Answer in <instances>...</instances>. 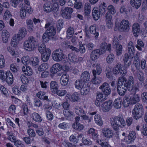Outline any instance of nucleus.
Here are the masks:
<instances>
[{
    "instance_id": "f257e3e1",
    "label": "nucleus",
    "mask_w": 147,
    "mask_h": 147,
    "mask_svg": "<svg viewBox=\"0 0 147 147\" xmlns=\"http://www.w3.org/2000/svg\"><path fill=\"white\" fill-rule=\"evenodd\" d=\"M134 80L132 76H130L128 82L125 78L120 77L119 78L117 86L118 92L122 96L124 95L126 92V89L131 92L135 93L138 90L137 87L134 86Z\"/></svg>"
},
{
    "instance_id": "f03ea898",
    "label": "nucleus",
    "mask_w": 147,
    "mask_h": 147,
    "mask_svg": "<svg viewBox=\"0 0 147 147\" xmlns=\"http://www.w3.org/2000/svg\"><path fill=\"white\" fill-rule=\"evenodd\" d=\"M111 49L110 44L102 43L100 45V51L99 49H96L92 51L90 55L91 59L92 61H95L98 58L100 55L104 53L107 50L110 52Z\"/></svg>"
},
{
    "instance_id": "7ed1b4c3",
    "label": "nucleus",
    "mask_w": 147,
    "mask_h": 147,
    "mask_svg": "<svg viewBox=\"0 0 147 147\" xmlns=\"http://www.w3.org/2000/svg\"><path fill=\"white\" fill-rule=\"evenodd\" d=\"M127 49L128 55L125 54L124 56V67L125 68L128 67L131 65V59L134 56L135 48L132 41L129 42L127 45Z\"/></svg>"
},
{
    "instance_id": "20e7f679",
    "label": "nucleus",
    "mask_w": 147,
    "mask_h": 147,
    "mask_svg": "<svg viewBox=\"0 0 147 147\" xmlns=\"http://www.w3.org/2000/svg\"><path fill=\"white\" fill-rule=\"evenodd\" d=\"M110 123L112 128L115 131L118 130L119 127H124L126 125L124 119L119 116H116L111 118Z\"/></svg>"
},
{
    "instance_id": "39448f33",
    "label": "nucleus",
    "mask_w": 147,
    "mask_h": 147,
    "mask_svg": "<svg viewBox=\"0 0 147 147\" xmlns=\"http://www.w3.org/2000/svg\"><path fill=\"white\" fill-rule=\"evenodd\" d=\"M25 4L21 5V8L20 11V16L22 19H24L26 16V12L29 14H32L33 12V9L30 5L28 0H24Z\"/></svg>"
},
{
    "instance_id": "423d86ee",
    "label": "nucleus",
    "mask_w": 147,
    "mask_h": 147,
    "mask_svg": "<svg viewBox=\"0 0 147 147\" xmlns=\"http://www.w3.org/2000/svg\"><path fill=\"white\" fill-rule=\"evenodd\" d=\"M38 50L41 54V59L43 61L46 62L49 59L51 54L50 49L47 48L44 44L41 45L38 47Z\"/></svg>"
},
{
    "instance_id": "0eeeda50",
    "label": "nucleus",
    "mask_w": 147,
    "mask_h": 147,
    "mask_svg": "<svg viewBox=\"0 0 147 147\" xmlns=\"http://www.w3.org/2000/svg\"><path fill=\"white\" fill-rule=\"evenodd\" d=\"M144 109L142 105H136L132 111V116L134 118L137 120L142 117L144 114Z\"/></svg>"
},
{
    "instance_id": "6e6552de",
    "label": "nucleus",
    "mask_w": 147,
    "mask_h": 147,
    "mask_svg": "<svg viewBox=\"0 0 147 147\" xmlns=\"http://www.w3.org/2000/svg\"><path fill=\"white\" fill-rule=\"evenodd\" d=\"M129 29V24L128 21L123 20L120 23L116 22L115 23L114 30L121 31H126Z\"/></svg>"
},
{
    "instance_id": "1a4fd4ad",
    "label": "nucleus",
    "mask_w": 147,
    "mask_h": 147,
    "mask_svg": "<svg viewBox=\"0 0 147 147\" xmlns=\"http://www.w3.org/2000/svg\"><path fill=\"white\" fill-rule=\"evenodd\" d=\"M36 47V41L34 38L30 37L25 41L24 44V47L25 49L30 51H33Z\"/></svg>"
},
{
    "instance_id": "9d476101",
    "label": "nucleus",
    "mask_w": 147,
    "mask_h": 147,
    "mask_svg": "<svg viewBox=\"0 0 147 147\" xmlns=\"http://www.w3.org/2000/svg\"><path fill=\"white\" fill-rule=\"evenodd\" d=\"M52 57L54 61L57 62L61 61L65 58L63 51L60 49L54 51L52 54Z\"/></svg>"
},
{
    "instance_id": "9b49d317",
    "label": "nucleus",
    "mask_w": 147,
    "mask_h": 147,
    "mask_svg": "<svg viewBox=\"0 0 147 147\" xmlns=\"http://www.w3.org/2000/svg\"><path fill=\"white\" fill-rule=\"evenodd\" d=\"M112 45L116 47L115 52L116 55H120L122 53V46L119 44V40L116 37H114L112 43Z\"/></svg>"
},
{
    "instance_id": "f8f14e48",
    "label": "nucleus",
    "mask_w": 147,
    "mask_h": 147,
    "mask_svg": "<svg viewBox=\"0 0 147 147\" xmlns=\"http://www.w3.org/2000/svg\"><path fill=\"white\" fill-rule=\"evenodd\" d=\"M113 71L115 74H118L120 73L121 75L123 76H125L127 73L125 69H123V66L119 63L114 67Z\"/></svg>"
},
{
    "instance_id": "ddd939ff",
    "label": "nucleus",
    "mask_w": 147,
    "mask_h": 147,
    "mask_svg": "<svg viewBox=\"0 0 147 147\" xmlns=\"http://www.w3.org/2000/svg\"><path fill=\"white\" fill-rule=\"evenodd\" d=\"M112 101L109 100L103 103L99 107V110L100 111L107 112L109 111L112 107Z\"/></svg>"
},
{
    "instance_id": "4468645a",
    "label": "nucleus",
    "mask_w": 147,
    "mask_h": 147,
    "mask_svg": "<svg viewBox=\"0 0 147 147\" xmlns=\"http://www.w3.org/2000/svg\"><path fill=\"white\" fill-rule=\"evenodd\" d=\"M101 132L103 136L108 139L112 138L113 136V130L109 127H104L102 129Z\"/></svg>"
},
{
    "instance_id": "2eb2a0df",
    "label": "nucleus",
    "mask_w": 147,
    "mask_h": 147,
    "mask_svg": "<svg viewBox=\"0 0 147 147\" xmlns=\"http://www.w3.org/2000/svg\"><path fill=\"white\" fill-rule=\"evenodd\" d=\"M73 9L71 7H67L63 9L61 11V13L63 18L66 19H69L71 18V14L73 12Z\"/></svg>"
},
{
    "instance_id": "dca6fc26",
    "label": "nucleus",
    "mask_w": 147,
    "mask_h": 147,
    "mask_svg": "<svg viewBox=\"0 0 147 147\" xmlns=\"http://www.w3.org/2000/svg\"><path fill=\"white\" fill-rule=\"evenodd\" d=\"M104 94L108 95L111 92V90L109 85L107 83H104L99 87Z\"/></svg>"
},
{
    "instance_id": "f3484780",
    "label": "nucleus",
    "mask_w": 147,
    "mask_h": 147,
    "mask_svg": "<svg viewBox=\"0 0 147 147\" xmlns=\"http://www.w3.org/2000/svg\"><path fill=\"white\" fill-rule=\"evenodd\" d=\"M136 134L134 131H130L127 136H125L124 138L125 142L128 144L133 142L136 138Z\"/></svg>"
},
{
    "instance_id": "a211bd4d",
    "label": "nucleus",
    "mask_w": 147,
    "mask_h": 147,
    "mask_svg": "<svg viewBox=\"0 0 147 147\" xmlns=\"http://www.w3.org/2000/svg\"><path fill=\"white\" fill-rule=\"evenodd\" d=\"M53 3V8L57 11H58L59 5L62 6L65 3V0H52Z\"/></svg>"
},
{
    "instance_id": "6ab92c4d",
    "label": "nucleus",
    "mask_w": 147,
    "mask_h": 147,
    "mask_svg": "<svg viewBox=\"0 0 147 147\" xmlns=\"http://www.w3.org/2000/svg\"><path fill=\"white\" fill-rule=\"evenodd\" d=\"M65 98L66 99H69L72 102H77L79 99V94L77 92L74 93L71 95V96L69 94H67L66 95Z\"/></svg>"
},
{
    "instance_id": "aec40b11",
    "label": "nucleus",
    "mask_w": 147,
    "mask_h": 147,
    "mask_svg": "<svg viewBox=\"0 0 147 147\" xmlns=\"http://www.w3.org/2000/svg\"><path fill=\"white\" fill-rule=\"evenodd\" d=\"M85 32L86 36L88 37L90 34V33L91 34L95 35L96 37H97L99 35L98 32H96V26L94 25H92L90 26L89 28V30L85 28Z\"/></svg>"
},
{
    "instance_id": "412c9836",
    "label": "nucleus",
    "mask_w": 147,
    "mask_h": 147,
    "mask_svg": "<svg viewBox=\"0 0 147 147\" xmlns=\"http://www.w3.org/2000/svg\"><path fill=\"white\" fill-rule=\"evenodd\" d=\"M140 25L138 23H134L132 26V32L136 37H138L140 34Z\"/></svg>"
},
{
    "instance_id": "4be33fe9",
    "label": "nucleus",
    "mask_w": 147,
    "mask_h": 147,
    "mask_svg": "<svg viewBox=\"0 0 147 147\" xmlns=\"http://www.w3.org/2000/svg\"><path fill=\"white\" fill-rule=\"evenodd\" d=\"M62 69V66L59 63H56L53 65L50 69V71L52 74H56Z\"/></svg>"
},
{
    "instance_id": "5701e85b",
    "label": "nucleus",
    "mask_w": 147,
    "mask_h": 147,
    "mask_svg": "<svg viewBox=\"0 0 147 147\" xmlns=\"http://www.w3.org/2000/svg\"><path fill=\"white\" fill-rule=\"evenodd\" d=\"M69 77L67 74H65L62 75L61 76L60 82L61 85L65 86L67 85L69 82Z\"/></svg>"
},
{
    "instance_id": "b1692460",
    "label": "nucleus",
    "mask_w": 147,
    "mask_h": 147,
    "mask_svg": "<svg viewBox=\"0 0 147 147\" xmlns=\"http://www.w3.org/2000/svg\"><path fill=\"white\" fill-rule=\"evenodd\" d=\"M79 49H78L76 47H74L72 45H68V47L70 49H71L73 51L78 52L79 51H80V52L81 53H84L85 51V49L84 47V46L82 44V42H80L79 43Z\"/></svg>"
},
{
    "instance_id": "393cba45",
    "label": "nucleus",
    "mask_w": 147,
    "mask_h": 147,
    "mask_svg": "<svg viewBox=\"0 0 147 147\" xmlns=\"http://www.w3.org/2000/svg\"><path fill=\"white\" fill-rule=\"evenodd\" d=\"M51 92L54 94H55L59 88V85L55 81H52L50 84Z\"/></svg>"
},
{
    "instance_id": "a878e982",
    "label": "nucleus",
    "mask_w": 147,
    "mask_h": 147,
    "mask_svg": "<svg viewBox=\"0 0 147 147\" xmlns=\"http://www.w3.org/2000/svg\"><path fill=\"white\" fill-rule=\"evenodd\" d=\"M53 3L51 5L49 3H45L44 6V10L47 13H49L53 11L54 13H57V11L55 10V9H53Z\"/></svg>"
},
{
    "instance_id": "bb28decb",
    "label": "nucleus",
    "mask_w": 147,
    "mask_h": 147,
    "mask_svg": "<svg viewBox=\"0 0 147 147\" xmlns=\"http://www.w3.org/2000/svg\"><path fill=\"white\" fill-rule=\"evenodd\" d=\"M94 77L91 80L92 82L94 84H98L102 82V79L101 77H96V72L95 69H93L92 71Z\"/></svg>"
},
{
    "instance_id": "cd10ccee",
    "label": "nucleus",
    "mask_w": 147,
    "mask_h": 147,
    "mask_svg": "<svg viewBox=\"0 0 147 147\" xmlns=\"http://www.w3.org/2000/svg\"><path fill=\"white\" fill-rule=\"evenodd\" d=\"M22 70L24 73L28 76H31L33 73V71L32 68L28 65L23 66L22 68Z\"/></svg>"
},
{
    "instance_id": "c85d7f7f",
    "label": "nucleus",
    "mask_w": 147,
    "mask_h": 147,
    "mask_svg": "<svg viewBox=\"0 0 147 147\" xmlns=\"http://www.w3.org/2000/svg\"><path fill=\"white\" fill-rule=\"evenodd\" d=\"M139 90L138 89L137 90L135 93L131 92L133 94V95L130 96L129 99L131 102V104H134L137 102H138L140 100V98L138 94H136V92Z\"/></svg>"
},
{
    "instance_id": "c756f323",
    "label": "nucleus",
    "mask_w": 147,
    "mask_h": 147,
    "mask_svg": "<svg viewBox=\"0 0 147 147\" xmlns=\"http://www.w3.org/2000/svg\"><path fill=\"white\" fill-rule=\"evenodd\" d=\"M47 36L51 39H53L56 34L55 28L53 26H50L45 32Z\"/></svg>"
},
{
    "instance_id": "7c9ffc66",
    "label": "nucleus",
    "mask_w": 147,
    "mask_h": 147,
    "mask_svg": "<svg viewBox=\"0 0 147 147\" xmlns=\"http://www.w3.org/2000/svg\"><path fill=\"white\" fill-rule=\"evenodd\" d=\"M5 80L8 84L11 85L13 83V76L9 71H7L6 72Z\"/></svg>"
},
{
    "instance_id": "2f4dec72",
    "label": "nucleus",
    "mask_w": 147,
    "mask_h": 147,
    "mask_svg": "<svg viewBox=\"0 0 147 147\" xmlns=\"http://www.w3.org/2000/svg\"><path fill=\"white\" fill-rule=\"evenodd\" d=\"M9 33L6 30L2 31L1 36L2 40L4 43H7L9 37Z\"/></svg>"
},
{
    "instance_id": "473e14b6",
    "label": "nucleus",
    "mask_w": 147,
    "mask_h": 147,
    "mask_svg": "<svg viewBox=\"0 0 147 147\" xmlns=\"http://www.w3.org/2000/svg\"><path fill=\"white\" fill-rule=\"evenodd\" d=\"M90 76V74L88 71H84L81 75V80L86 83L89 80Z\"/></svg>"
},
{
    "instance_id": "72a5a7b5",
    "label": "nucleus",
    "mask_w": 147,
    "mask_h": 147,
    "mask_svg": "<svg viewBox=\"0 0 147 147\" xmlns=\"http://www.w3.org/2000/svg\"><path fill=\"white\" fill-rule=\"evenodd\" d=\"M49 67V65L47 63H43L39 66L36 67L34 69L36 71H46Z\"/></svg>"
},
{
    "instance_id": "f704fd0d",
    "label": "nucleus",
    "mask_w": 147,
    "mask_h": 147,
    "mask_svg": "<svg viewBox=\"0 0 147 147\" xmlns=\"http://www.w3.org/2000/svg\"><path fill=\"white\" fill-rule=\"evenodd\" d=\"M45 92L40 91L37 93L36 96L41 100H46L48 102L50 101V100L48 99V96H45Z\"/></svg>"
},
{
    "instance_id": "c9c22d12",
    "label": "nucleus",
    "mask_w": 147,
    "mask_h": 147,
    "mask_svg": "<svg viewBox=\"0 0 147 147\" xmlns=\"http://www.w3.org/2000/svg\"><path fill=\"white\" fill-rule=\"evenodd\" d=\"M92 16L94 19L95 20H97L100 18V13L98 11V8L94 7L92 11Z\"/></svg>"
},
{
    "instance_id": "e433bc0d",
    "label": "nucleus",
    "mask_w": 147,
    "mask_h": 147,
    "mask_svg": "<svg viewBox=\"0 0 147 147\" xmlns=\"http://www.w3.org/2000/svg\"><path fill=\"white\" fill-rule=\"evenodd\" d=\"M108 11L106 13V17H108L109 15L111 16V14H114L116 13V11L114 6L112 5H110L108 6L107 7Z\"/></svg>"
},
{
    "instance_id": "4c0bfd02",
    "label": "nucleus",
    "mask_w": 147,
    "mask_h": 147,
    "mask_svg": "<svg viewBox=\"0 0 147 147\" xmlns=\"http://www.w3.org/2000/svg\"><path fill=\"white\" fill-rule=\"evenodd\" d=\"M84 82L81 79L77 80L75 83V87L78 89H81L84 86V85H86V83Z\"/></svg>"
},
{
    "instance_id": "58836bf2",
    "label": "nucleus",
    "mask_w": 147,
    "mask_h": 147,
    "mask_svg": "<svg viewBox=\"0 0 147 147\" xmlns=\"http://www.w3.org/2000/svg\"><path fill=\"white\" fill-rule=\"evenodd\" d=\"M122 99L119 98L116 99L114 101L113 105L114 108L116 109H120L122 106Z\"/></svg>"
},
{
    "instance_id": "ea45409f",
    "label": "nucleus",
    "mask_w": 147,
    "mask_h": 147,
    "mask_svg": "<svg viewBox=\"0 0 147 147\" xmlns=\"http://www.w3.org/2000/svg\"><path fill=\"white\" fill-rule=\"evenodd\" d=\"M142 0H130V3L131 5L134 8L138 9L141 5Z\"/></svg>"
},
{
    "instance_id": "a19ab883",
    "label": "nucleus",
    "mask_w": 147,
    "mask_h": 147,
    "mask_svg": "<svg viewBox=\"0 0 147 147\" xmlns=\"http://www.w3.org/2000/svg\"><path fill=\"white\" fill-rule=\"evenodd\" d=\"M94 121L96 124L100 126L103 125V121L101 116L98 114L96 115L94 117Z\"/></svg>"
},
{
    "instance_id": "79ce46f5",
    "label": "nucleus",
    "mask_w": 147,
    "mask_h": 147,
    "mask_svg": "<svg viewBox=\"0 0 147 147\" xmlns=\"http://www.w3.org/2000/svg\"><path fill=\"white\" fill-rule=\"evenodd\" d=\"M106 25L109 29H111L113 26V21L112 20V16L109 15L108 17H106Z\"/></svg>"
},
{
    "instance_id": "37998d69",
    "label": "nucleus",
    "mask_w": 147,
    "mask_h": 147,
    "mask_svg": "<svg viewBox=\"0 0 147 147\" xmlns=\"http://www.w3.org/2000/svg\"><path fill=\"white\" fill-rule=\"evenodd\" d=\"M90 85L89 84H87L86 86L85 85V86L81 89V94L84 96L88 94L90 91Z\"/></svg>"
},
{
    "instance_id": "c03bdc74",
    "label": "nucleus",
    "mask_w": 147,
    "mask_h": 147,
    "mask_svg": "<svg viewBox=\"0 0 147 147\" xmlns=\"http://www.w3.org/2000/svg\"><path fill=\"white\" fill-rule=\"evenodd\" d=\"M30 117L31 118L35 121L40 122L42 121L41 117L37 113H32Z\"/></svg>"
},
{
    "instance_id": "a18cd8bd",
    "label": "nucleus",
    "mask_w": 147,
    "mask_h": 147,
    "mask_svg": "<svg viewBox=\"0 0 147 147\" xmlns=\"http://www.w3.org/2000/svg\"><path fill=\"white\" fill-rule=\"evenodd\" d=\"M68 58L71 62L75 63L78 61L77 57L73 53H70L68 55Z\"/></svg>"
},
{
    "instance_id": "49530a36",
    "label": "nucleus",
    "mask_w": 147,
    "mask_h": 147,
    "mask_svg": "<svg viewBox=\"0 0 147 147\" xmlns=\"http://www.w3.org/2000/svg\"><path fill=\"white\" fill-rule=\"evenodd\" d=\"M99 135L97 133H95L92 135V140L96 142L98 144L100 145L104 141L103 140H101L99 139Z\"/></svg>"
},
{
    "instance_id": "de8ad7c7",
    "label": "nucleus",
    "mask_w": 147,
    "mask_h": 147,
    "mask_svg": "<svg viewBox=\"0 0 147 147\" xmlns=\"http://www.w3.org/2000/svg\"><path fill=\"white\" fill-rule=\"evenodd\" d=\"M18 34L14 35L13 37L12 40L11 42V45L12 46L16 47L18 43Z\"/></svg>"
},
{
    "instance_id": "09e8293b",
    "label": "nucleus",
    "mask_w": 147,
    "mask_h": 147,
    "mask_svg": "<svg viewBox=\"0 0 147 147\" xmlns=\"http://www.w3.org/2000/svg\"><path fill=\"white\" fill-rule=\"evenodd\" d=\"M31 59H32V60L30 61V64L34 67V68L36 67H37L39 63V59L38 57H35L31 58Z\"/></svg>"
},
{
    "instance_id": "8fccbe9b",
    "label": "nucleus",
    "mask_w": 147,
    "mask_h": 147,
    "mask_svg": "<svg viewBox=\"0 0 147 147\" xmlns=\"http://www.w3.org/2000/svg\"><path fill=\"white\" fill-rule=\"evenodd\" d=\"M32 59L30 58L28 56H24L21 59L22 63L24 65L30 64V61Z\"/></svg>"
},
{
    "instance_id": "3c124183",
    "label": "nucleus",
    "mask_w": 147,
    "mask_h": 147,
    "mask_svg": "<svg viewBox=\"0 0 147 147\" xmlns=\"http://www.w3.org/2000/svg\"><path fill=\"white\" fill-rule=\"evenodd\" d=\"M69 140L70 142L76 144L78 142L80 139L76 135L74 134L71 135L69 137Z\"/></svg>"
},
{
    "instance_id": "603ef678",
    "label": "nucleus",
    "mask_w": 147,
    "mask_h": 147,
    "mask_svg": "<svg viewBox=\"0 0 147 147\" xmlns=\"http://www.w3.org/2000/svg\"><path fill=\"white\" fill-rule=\"evenodd\" d=\"M137 45L136 47L138 50L140 51L142 50V48L144 47V44L143 41L140 39H138L137 41Z\"/></svg>"
},
{
    "instance_id": "864d4df0",
    "label": "nucleus",
    "mask_w": 147,
    "mask_h": 147,
    "mask_svg": "<svg viewBox=\"0 0 147 147\" xmlns=\"http://www.w3.org/2000/svg\"><path fill=\"white\" fill-rule=\"evenodd\" d=\"M122 104L123 106L124 107H127L129 105L131 104L129 98L126 97L123 99Z\"/></svg>"
},
{
    "instance_id": "5fc2aeb1",
    "label": "nucleus",
    "mask_w": 147,
    "mask_h": 147,
    "mask_svg": "<svg viewBox=\"0 0 147 147\" xmlns=\"http://www.w3.org/2000/svg\"><path fill=\"white\" fill-rule=\"evenodd\" d=\"M115 58V57L113 54H111L109 55L106 58L107 63L109 64L112 63L114 61Z\"/></svg>"
},
{
    "instance_id": "6e6d98bb",
    "label": "nucleus",
    "mask_w": 147,
    "mask_h": 147,
    "mask_svg": "<svg viewBox=\"0 0 147 147\" xmlns=\"http://www.w3.org/2000/svg\"><path fill=\"white\" fill-rule=\"evenodd\" d=\"M106 76L107 78L112 81L113 79V74L111 72V69L109 68H107L106 70Z\"/></svg>"
},
{
    "instance_id": "4d7b16f0",
    "label": "nucleus",
    "mask_w": 147,
    "mask_h": 147,
    "mask_svg": "<svg viewBox=\"0 0 147 147\" xmlns=\"http://www.w3.org/2000/svg\"><path fill=\"white\" fill-rule=\"evenodd\" d=\"M26 34V31L24 28L21 29L19 31V40L24 38Z\"/></svg>"
},
{
    "instance_id": "13d9d810",
    "label": "nucleus",
    "mask_w": 147,
    "mask_h": 147,
    "mask_svg": "<svg viewBox=\"0 0 147 147\" xmlns=\"http://www.w3.org/2000/svg\"><path fill=\"white\" fill-rule=\"evenodd\" d=\"M74 28L71 27H69L67 31V38H69L72 36L74 33Z\"/></svg>"
},
{
    "instance_id": "bf43d9fd",
    "label": "nucleus",
    "mask_w": 147,
    "mask_h": 147,
    "mask_svg": "<svg viewBox=\"0 0 147 147\" xmlns=\"http://www.w3.org/2000/svg\"><path fill=\"white\" fill-rule=\"evenodd\" d=\"M75 111L76 113L78 115H81L85 113L83 109L79 107H76Z\"/></svg>"
},
{
    "instance_id": "052dcab7",
    "label": "nucleus",
    "mask_w": 147,
    "mask_h": 147,
    "mask_svg": "<svg viewBox=\"0 0 147 147\" xmlns=\"http://www.w3.org/2000/svg\"><path fill=\"white\" fill-rule=\"evenodd\" d=\"M7 49L8 51L13 56H14L16 57H18V51H15L14 50L12 49L10 47H8Z\"/></svg>"
},
{
    "instance_id": "680f3d73",
    "label": "nucleus",
    "mask_w": 147,
    "mask_h": 147,
    "mask_svg": "<svg viewBox=\"0 0 147 147\" xmlns=\"http://www.w3.org/2000/svg\"><path fill=\"white\" fill-rule=\"evenodd\" d=\"M137 69H138L139 67L140 61L138 57H134L133 62Z\"/></svg>"
},
{
    "instance_id": "e2e57ef3",
    "label": "nucleus",
    "mask_w": 147,
    "mask_h": 147,
    "mask_svg": "<svg viewBox=\"0 0 147 147\" xmlns=\"http://www.w3.org/2000/svg\"><path fill=\"white\" fill-rule=\"evenodd\" d=\"M63 145L65 147H76L75 144L69 142L67 140H65L63 142Z\"/></svg>"
},
{
    "instance_id": "0e129e2a",
    "label": "nucleus",
    "mask_w": 147,
    "mask_h": 147,
    "mask_svg": "<svg viewBox=\"0 0 147 147\" xmlns=\"http://www.w3.org/2000/svg\"><path fill=\"white\" fill-rule=\"evenodd\" d=\"M83 5L82 3L80 1H76L74 5V7L77 9H80L82 8Z\"/></svg>"
},
{
    "instance_id": "69168bd1",
    "label": "nucleus",
    "mask_w": 147,
    "mask_h": 147,
    "mask_svg": "<svg viewBox=\"0 0 147 147\" xmlns=\"http://www.w3.org/2000/svg\"><path fill=\"white\" fill-rule=\"evenodd\" d=\"M63 20L60 19L57 22V27L58 30H60L63 26Z\"/></svg>"
},
{
    "instance_id": "338daca9",
    "label": "nucleus",
    "mask_w": 147,
    "mask_h": 147,
    "mask_svg": "<svg viewBox=\"0 0 147 147\" xmlns=\"http://www.w3.org/2000/svg\"><path fill=\"white\" fill-rule=\"evenodd\" d=\"M63 66V69L65 71L71 72L72 71V67L71 66H69L67 64L64 65Z\"/></svg>"
},
{
    "instance_id": "774afa93",
    "label": "nucleus",
    "mask_w": 147,
    "mask_h": 147,
    "mask_svg": "<svg viewBox=\"0 0 147 147\" xmlns=\"http://www.w3.org/2000/svg\"><path fill=\"white\" fill-rule=\"evenodd\" d=\"M141 134L144 136H147V125H144L141 129Z\"/></svg>"
}]
</instances>
